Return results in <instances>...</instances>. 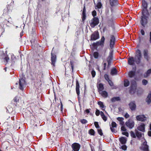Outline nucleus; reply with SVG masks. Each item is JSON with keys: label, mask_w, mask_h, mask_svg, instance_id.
I'll list each match as a JSON object with an SVG mask.
<instances>
[{"label": "nucleus", "mask_w": 151, "mask_h": 151, "mask_svg": "<svg viewBox=\"0 0 151 151\" xmlns=\"http://www.w3.org/2000/svg\"><path fill=\"white\" fill-rule=\"evenodd\" d=\"M136 134L138 138H140L142 137V134L141 133L138 131H136Z\"/></svg>", "instance_id": "nucleus-40"}, {"label": "nucleus", "mask_w": 151, "mask_h": 151, "mask_svg": "<svg viewBox=\"0 0 151 151\" xmlns=\"http://www.w3.org/2000/svg\"><path fill=\"white\" fill-rule=\"evenodd\" d=\"M122 134H123L125 135L127 137H128L129 136V134L128 133L126 132H123L122 133Z\"/></svg>", "instance_id": "nucleus-64"}, {"label": "nucleus", "mask_w": 151, "mask_h": 151, "mask_svg": "<svg viewBox=\"0 0 151 151\" xmlns=\"http://www.w3.org/2000/svg\"><path fill=\"white\" fill-rule=\"evenodd\" d=\"M146 101L148 104H150L151 102V92L149 94L146 99Z\"/></svg>", "instance_id": "nucleus-26"}, {"label": "nucleus", "mask_w": 151, "mask_h": 151, "mask_svg": "<svg viewBox=\"0 0 151 151\" xmlns=\"http://www.w3.org/2000/svg\"><path fill=\"white\" fill-rule=\"evenodd\" d=\"M104 77L105 79L107 81H108L109 80V78L107 74H105L104 75Z\"/></svg>", "instance_id": "nucleus-57"}, {"label": "nucleus", "mask_w": 151, "mask_h": 151, "mask_svg": "<svg viewBox=\"0 0 151 151\" xmlns=\"http://www.w3.org/2000/svg\"><path fill=\"white\" fill-rule=\"evenodd\" d=\"M102 4H101L100 1H99L98 2L97 5L96 7L99 9L101 8L102 6Z\"/></svg>", "instance_id": "nucleus-45"}, {"label": "nucleus", "mask_w": 151, "mask_h": 151, "mask_svg": "<svg viewBox=\"0 0 151 151\" xmlns=\"http://www.w3.org/2000/svg\"><path fill=\"white\" fill-rule=\"evenodd\" d=\"M89 145L90 146V147L91 148V151H94V144L93 142L92 143L91 142L89 143Z\"/></svg>", "instance_id": "nucleus-39"}, {"label": "nucleus", "mask_w": 151, "mask_h": 151, "mask_svg": "<svg viewBox=\"0 0 151 151\" xmlns=\"http://www.w3.org/2000/svg\"><path fill=\"white\" fill-rule=\"evenodd\" d=\"M142 5L143 6V7L144 8V9H143V11L144 10V12L145 13H146L147 12V11L146 10V9L147 7V4L146 3V2H145V1L144 0H143V1H142Z\"/></svg>", "instance_id": "nucleus-22"}, {"label": "nucleus", "mask_w": 151, "mask_h": 151, "mask_svg": "<svg viewBox=\"0 0 151 151\" xmlns=\"http://www.w3.org/2000/svg\"><path fill=\"white\" fill-rule=\"evenodd\" d=\"M104 36H103L100 42H97L95 43V49H97V47L100 46L102 47L104 44Z\"/></svg>", "instance_id": "nucleus-6"}, {"label": "nucleus", "mask_w": 151, "mask_h": 151, "mask_svg": "<svg viewBox=\"0 0 151 151\" xmlns=\"http://www.w3.org/2000/svg\"><path fill=\"white\" fill-rule=\"evenodd\" d=\"M60 109L61 111H62L63 110V105L62 103V102L60 100Z\"/></svg>", "instance_id": "nucleus-61"}, {"label": "nucleus", "mask_w": 151, "mask_h": 151, "mask_svg": "<svg viewBox=\"0 0 151 151\" xmlns=\"http://www.w3.org/2000/svg\"><path fill=\"white\" fill-rule=\"evenodd\" d=\"M109 26L112 27L114 25V22L113 20H110L109 22Z\"/></svg>", "instance_id": "nucleus-48"}, {"label": "nucleus", "mask_w": 151, "mask_h": 151, "mask_svg": "<svg viewBox=\"0 0 151 151\" xmlns=\"http://www.w3.org/2000/svg\"><path fill=\"white\" fill-rule=\"evenodd\" d=\"M94 82L93 80H91L90 83V87L91 89L92 90V91L93 93L94 92Z\"/></svg>", "instance_id": "nucleus-30"}, {"label": "nucleus", "mask_w": 151, "mask_h": 151, "mask_svg": "<svg viewBox=\"0 0 151 151\" xmlns=\"http://www.w3.org/2000/svg\"><path fill=\"white\" fill-rule=\"evenodd\" d=\"M124 119L123 117H118L117 118V120L120 122V123L122 125L124 123L123 122Z\"/></svg>", "instance_id": "nucleus-38"}, {"label": "nucleus", "mask_w": 151, "mask_h": 151, "mask_svg": "<svg viewBox=\"0 0 151 151\" xmlns=\"http://www.w3.org/2000/svg\"><path fill=\"white\" fill-rule=\"evenodd\" d=\"M142 16L141 18V23L143 26H145L147 23V13L144 12V10L142 11Z\"/></svg>", "instance_id": "nucleus-2"}, {"label": "nucleus", "mask_w": 151, "mask_h": 151, "mask_svg": "<svg viewBox=\"0 0 151 151\" xmlns=\"http://www.w3.org/2000/svg\"><path fill=\"white\" fill-rule=\"evenodd\" d=\"M112 53H111L107 58V60L108 62V65H109L110 64L111 61L112 60Z\"/></svg>", "instance_id": "nucleus-23"}, {"label": "nucleus", "mask_w": 151, "mask_h": 151, "mask_svg": "<svg viewBox=\"0 0 151 151\" xmlns=\"http://www.w3.org/2000/svg\"><path fill=\"white\" fill-rule=\"evenodd\" d=\"M100 113V112L99 111L98 109H97L96 111V113H95V114H96V115L97 116H99V115Z\"/></svg>", "instance_id": "nucleus-60"}, {"label": "nucleus", "mask_w": 151, "mask_h": 151, "mask_svg": "<svg viewBox=\"0 0 151 151\" xmlns=\"http://www.w3.org/2000/svg\"><path fill=\"white\" fill-rule=\"evenodd\" d=\"M56 60V55L52 53V52L51 53V64L54 66H55V63Z\"/></svg>", "instance_id": "nucleus-11"}, {"label": "nucleus", "mask_w": 151, "mask_h": 151, "mask_svg": "<svg viewBox=\"0 0 151 151\" xmlns=\"http://www.w3.org/2000/svg\"><path fill=\"white\" fill-rule=\"evenodd\" d=\"M16 60V58L14 55L11 56V61L12 62V64L11 65V66L14 65L15 63V61Z\"/></svg>", "instance_id": "nucleus-24"}, {"label": "nucleus", "mask_w": 151, "mask_h": 151, "mask_svg": "<svg viewBox=\"0 0 151 151\" xmlns=\"http://www.w3.org/2000/svg\"><path fill=\"white\" fill-rule=\"evenodd\" d=\"M110 3L111 6H114L117 4V0H110Z\"/></svg>", "instance_id": "nucleus-27"}, {"label": "nucleus", "mask_w": 151, "mask_h": 151, "mask_svg": "<svg viewBox=\"0 0 151 151\" xmlns=\"http://www.w3.org/2000/svg\"><path fill=\"white\" fill-rule=\"evenodd\" d=\"M91 40H94V32L91 35Z\"/></svg>", "instance_id": "nucleus-49"}, {"label": "nucleus", "mask_w": 151, "mask_h": 151, "mask_svg": "<svg viewBox=\"0 0 151 151\" xmlns=\"http://www.w3.org/2000/svg\"><path fill=\"white\" fill-rule=\"evenodd\" d=\"M130 134H131V135L132 137L133 138H135L136 137V136H135V134L133 132L131 131L130 132Z\"/></svg>", "instance_id": "nucleus-54"}, {"label": "nucleus", "mask_w": 151, "mask_h": 151, "mask_svg": "<svg viewBox=\"0 0 151 151\" xmlns=\"http://www.w3.org/2000/svg\"><path fill=\"white\" fill-rule=\"evenodd\" d=\"M120 100V98L119 97H114L111 99V101L113 102H115L116 101H119Z\"/></svg>", "instance_id": "nucleus-28"}, {"label": "nucleus", "mask_w": 151, "mask_h": 151, "mask_svg": "<svg viewBox=\"0 0 151 151\" xmlns=\"http://www.w3.org/2000/svg\"><path fill=\"white\" fill-rule=\"evenodd\" d=\"M13 111V109L12 107H8L6 108V112L10 113L12 112Z\"/></svg>", "instance_id": "nucleus-33"}, {"label": "nucleus", "mask_w": 151, "mask_h": 151, "mask_svg": "<svg viewBox=\"0 0 151 151\" xmlns=\"http://www.w3.org/2000/svg\"><path fill=\"white\" fill-rule=\"evenodd\" d=\"M99 23V20L98 18L95 17V25Z\"/></svg>", "instance_id": "nucleus-52"}, {"label": "nucleus", "mask_w": 151, "mask_h": 151, "mask_svg": "<svg viewBox=\"0 0 151 151\" xmlns=\"http://www.w3.org/2000/svg\"><path fill=\"white\" fill-rule=\"evenodd\" d=\"M92 14L93 16V18L91 20V22L89 21L90 23V26L92 28H94V10L92 11Z\"/></svg>", "instance_id": "nucleus-13"}, {"label": "nucleus", "mask_w": 151, "mask_h": 151, "mask_svg": "<svg viewBox=\"0 0 151 151\" xmlns=\"http://www.w3.org/2000/svg\"><path fill=\"white\" fill-rule=\"evenodd\" d=\"M82 22H84L86 19V9L85 6H84L82 14Z\"/></svg>", "instance_id": "nucleus-16"}, {"label": "nucleus", "mask_w": 151, "mask_h": 151, "mask_svg": "<svg viewBox=\"0 0 151 151\" xmlns=\"http://www.w3.org/2000/svg\"><path fill=\"white\" fill-rule=\"evenodd\" d=\"M147 74V75H150L151 73V69H149L148 70L146 73Z\"/></svg>", "instance_id": "nucleus-63"}, {"label": "nucleus", "mask_w": 151, "mask_h": 151, "mask_svg": "<svg viewBox=\"0 0 151 151\" xmlns=\"http://www.w3.org/2000/svg\"><path fill=\"white\" fill-rule=\"evenodd\" d=\"M111 125L113 127H116V124L114 122H112L111 123Z\"/></svg>", "instance_id": "nucleus-59"}, {"label": "nucleus", "mask_w": 151, "mask_h": 151, "mask_svg": "<svg viewBox=\"0 0 151 151\" xmlns=\"http://www.w3.org/2000/svg\"><path fill=\"white\" fill-rule=\"evenodd\" d=\"M71 147L74 151H78L80 148L81 145L78 143L75 142L72 144Z\"/></svg>", "instance_id": "nucleus-4"}, {"label": "nucleus", "mask_w": 151, "mask_h": 151, "mask_svg": "<svg viewBox=\"0 0 151 151\" xmlns=\"http://www.w3.org/2000/svg\"><path fill=\"white\" fill-rule=\"evenodd\" d=\"M90 48L91 49L92 53L90 54V60L89 61V64L88 65L89 70H91V73L93 78L94 77V42H93L91 45H90Z\"/></svg>", "instance_id": "nucleus-1"}, {"label": "nucleus", "mask_w": 151, "mask_h": 151, "mask_svg": "<svg viewBox=\"0 0 151 151\" xmlns=\"http://www.w3.org/2000/svg\"><path fill=\"white\" fill-rule=\"evenodd\" d=\"M145 124L142 123L137 127V129L141 131L144 132L145 131Z\"/></svg>", "instance_id": "nucleus-17"}, {"label": "nucleus", "mask_w": 151, "mask_h": 151, "mask_svg": "<svg viewBox=\"0 0 151 151\" xmlns=\"http://www.w3.org/2000/svg\"><path fill=\"white\" fill-rule=\"evenodd\" d=\"M121 148L123 150H127V147H126V145H124L122 146L121 147Z\"/></svg>", "instance_id": "nucleus-56"}, {"label": "nucleus", "mask_w": 151, "mask_h": 151, "mask_svg": "<svg viewBox=\"0 0 151 151\" xmlns=\"http://www.w3.org/2000/svg\"><path fill=\"white\" fill-rule=\"evenodd\" d=\"M19 89L22 91H23L24 89V86L26 83L25 78H22L19 79Z\"/></svg>", "instance_id": "nucleus-3"}, {"label": "nucleus", "mask_w": 151, "mask_h": 151, "mask_svg": "<svg viewBox=\"0 0 151 151\" xmlns=\"http://www.w3.org/2000/svg\"><path fill=\"white\" fill-rule=\"evenodd\" d=\"M12 7L11 5H8L4 10V14H7L10 13L12 11Z\"/></svg>", "instance_id": "nucleus-10"}, {"label": "nucleus", "mask_w": 151, "mask_h": 151, "mask_svg": "<svg viewBox=\"0 0 151 151\" xmlns=\"http://www.w3.org/2000/svg\"><path fill=\"white\" fill-rule=\"evenodd\" d=\"M4 59L6 63L8 62L9 60V58L8 56H6L4 58Z\"/></svg>", "instance_id": "nucleus-53"}, {"label": "nucleus", "mask_w": 151, "mask_h": 151, "mask_svg": "<svg viewBox=\"0 0 151 151\" xmlns=\"http://www.w3.org/2000/svg\"><path fill=\"white\" fill-rule=\"evenodd\" d=\"M95 127L97 129H100V127L97 122H95Z\"/></svg>", "instance_id": "nucleus-47"}, {"label": "nucleus", "mask_w": 151, "mask_h": 151, "mask_svg": "<svg viewBox=\"0 0 151 151\" xmlns=\"http://www.w3.org/2000/svg\"><path fill=\"white\" fill-rule=\"evenodd\" d=\"M91 109H87L84 111L85 112H86L87 114H88L90 112V110Z\"/></svg>", "instance_id": "nucleus-58"}, {"label": "nucleus", "mask_w": 151, "mask_h": 151, "mask_svg": "<svg viewBox=\"0 0 151 151\" xmlns=\"http://www.w3.org/2000/svg\"><path fill=\"white\" fill-rule=\"evenodd\" d=\"M18 101V100H17V98L15 97L13 100L12 101V103H13L14 104V105L16 106H17V101Z\"/></svg>", "instance_id": "nucleus-37"}, {"label": "nucleus", "mask_w": 151, "mask_h": 151, "mask_svg": "<svg viewBox=\"0 0 151 151\" xmlns=\"http://www.w3.org/2000/svg\"><path fill=\"white\" fill-rule=\"evenodd\" d=\"M99 38V34L98 32H96V35H95V40L98 39Z\"/></svg>", "instance_id": "nucleus-50"}, {"label": "nucleus", "mask_w": 151, "mask_h": 151, "mask_svg": "<svg viewBox=\"0 0 151 151\" xmlns=\"http://www.w3.org/2000/svg\"><path fill=\"white\" fill-rule=\"evenodd\" d=\"M108 81L109 83V84L110 86H112L113 85V83L110 80H109Z\"/></svg>", "instance_id": "nucleus-62"}, {"label": "nucleus", "mask_w": 151, "mask_h": 151, "mask_svg": "<svg viewBox=\"0 0 151 151\" xmlns=\"http://www.w3.org/2000/svg\"><path fill=\"white\" fill-rule=\"evenodd\" d=\"M88 133L91 135H94V130L91 129L89 130Z\"/></svg>", "instance_id": "nucleus-35"}, {"label": "nucleus", "mask_w": 151, "mask_h": 151, "mask_svg": "<svg viewBox=\"0 0 151 151\" xmlns=\"http://www.w3.org/2000/svg\"><path fill=\"white\" fill-rule=\"evenodd\" d=\"M135 60L133 57L129 58L128 59V63L130 65H134V64Z\"/></svg>", "instance_id": "nucleus-19"}, {"label": "nucleus", "mask_w": 151, "mask_h": 151, "mask_svg": "<svg viewBox=\"0 0 151 151\" xmlns=\"http://www.w3.org/2000/svg\"><path fill=\"white\" fill-rule=\"evenodd\" d=\"M142 83L143 85H145L147 83V81L145 79H143L142 81Z\"/></svg>", "instance_id": "nucleus-51"}, {"label": "nucleus", "mask_w": 151, "mask_h": 151, "mask_svg": "<svg viewBox=\"0 0 151 151\" xmlns=\"http://www.w3.org/2000/svg\"><path fill=\"white\" fill-rule=\"evenodd\" d=\"M129 81L127 80H125L124 81V86H125L127 87L129 86Z\"/></svg>", "instance_id": "nucleus-46"}, {"label": "nucleus", "mask_w": 151, "mask_h": 151, "mask_svg": "<svg viewBox=\"0 0 151 151\" xmlns=\"http://www.w3.org/2000/svg\"><path fill=\"white\" fill-rule=\"evenodd\" d=\"M80 121L82 124H86L88 122L86 120L84 119H81Z\"/></svg>", "instance_id": "nucleus-42"}, {"label": "nucleus", "mask_w": 151, "mask_h": 151, "mask_svg": "<svg viewBox=\"0 0 151 151\" xmlns=\"http://www.w3.org/2000/svg\"><path fill=\"white\" fill-rule=\"evenodd\" d=\"M98 88L99 90V92L100 91H103L104 89V87L102 84L100 83L99 84V86H98Z\"/></svg>", "instance_id": "nucleus-32"}, {"label": "nucleus", "mask_w": 151, "mask_h": 151, "mask_svg": "<svg viewBox=\"0 0 151 151\" xmlns=\"http://www.w3.org/2000/svg\"><path fill=\"white\" fill-rule=\"evenodd\" d=\"M142 57L135 56V61L137 64H138L140 62V59Z\"/></svg>", "instance_id": "nucleus-29"}, {"label": "nucleus", "mask_w": 151, "mask_h": 151, "mask_svg": "<svg viewBox=\"0 0 151 151\" xmlns=\"http://www.w3.org/2000/svg\"><path fill=\"white\" fill-rule=\"evenodd\" d=\"M111 75H116L117 74L116 70L115 68H112L111 70Z\"/></svg>", "instance_id": "nucleus-31"}, {"label": "nucleus", "mask_w": 151, "mask_h": 151, "mask_svg": "<svg viewBox=\"0 0 151 151\" xmlns=\"http://www.w3.org/2000/svg\"><path fill=\"white\" fill-rule=\"evenodd\" d=\"M99 56V55L98 52H95V58H98Z\"/></svg>", "instance_id": "nucleus-55"}, {"label": "nucleus", "mask_w": 151, "mask_h": 151, "mask_svg": "<svg viewBox=\"0 0 151 151\" xmlns=\"http://www.w3.org/2000/svg\"><path fill=\"white\" fill-rule=\"evenodd\" d=\"M70 65H71V69L72 70V72H73V69H74V62L72 60L70 61Z\"/></svg>", "instance_id": "nucleus-41"}, {"label": "nucleus", "mask_w": 151, "mask_h": 151, "mask_svg": "<svg viewBox=\"0 0 151 151\" xmlns=\"http://www.w3.org/2000/svg\"><path fill=\"white\" fill-rule=\"evenodd\" d=\"M136 55L135 56L136 57H142V54L140 50H138L136 51Z\"/></svg>", "instance_id": "nucleus-34"}, {"label": "nucleus", "mask_w": 151, "mask_h": 151, "mask_svg": "<svg viewBox=\"0 0 151 151\" xmlns=\"http://www.w3.org/2000/svg\"><path fill=\"white\" fill-rule=\"evenodd\" d=\"M98 105H99L100 107L101 108H104V105L103 102L101 101H99L98 102Z\"/></svg>", "instance_id": "nucleus-44"}, {"label": "nucleus", "mask_w": 151, "mask_h": 151, "mask_svg": "<svg viewBox=\"0 0 151 151\" xmlns=\"http://www.w3.org/2000/svg\"><path fill=\"white\" fill-rule=\"evenodd\" d=\"M143 54L144 58L148 60L149 59V57L148 55V51L147 50H145L143 52Z\"/></svg>", "instance_id": "nucleus-21"}, {"label": "nucleus", "mask_w": 151, "mask_h": 151, "mask_svg": "<svg viewBox=\"0 0 151 151\" xmlns=\"http://www.w3.org/2000/svg\"><path fill=\"white\" fill-rule=\"evenodd\" d=\"M135 72L130 71L128 73V75L129 77L132 78L134 75Z\"/></svg>", "instance_id": "nucleus-36"}, {"label": "nucleus", "mask_w": 151, "mask_h": 151, "mask_svg": "<svg viewBox=\"0 0 151 151\" xmlns=\"http://www.w3.org/2000/svg\"><path fill=\"white\" fill-rule=\"evenodd\" d=\"M129 108L132 111L135 110L136 105L133 102H131L129 104Z\"/></svg>", "instance_id": "nucleus-18"}, {"label": "nucleus", "mask_w": 151, "mask_h": 151, "mask_svg": "<svg viewBox=\"0 0 151 151\" xmlns=\"http://www.w3.org/2000/svg\"><path fill=\"white\" fill-rule=\"evenodd\" d=\"M136 118L137 121L144 122L147 120V118L144 115H141L137 116Z\"/></svg>", "instance_id": "nucleus-5"}, {"label": "nucleus", "mask_w": 151, "mask_h": 151, "mask_svg": "<svg viewBox=\"0 0 151 151\" xmlns=\"http://www.w3.org/2000/svg\"><path fill=\"white\" fill-rule=\"evenodd\" d=\"M132 85L130 88L131 91L132 92L135 93L137 90L136 84L135 81H132Z\"/></svg>", "instance_id": "nucleus-9"}, {"label": "nucleus", "mask_w": 151, "mask_h": 151, "mask_svg": "<svg viewBox=\"0 0 151 151\" xmlns=\"http://www.w3.org/2000/svg\"><path fill=\"white\" fill-rule=\"evenodd\" d=\"M119 141L122 144H124L126 142L127 139L125 137H122L119 138Z\"/></svg>", "instance_id": "nucleus-25"}, {"label": "nucleus", "mask_w": 151, "mask_h": 151, "mask_svg": "<svg viewBox=\"0 0 151 151\" xmlns=\"http://www.w3.org/2000/svg\"><path fill=\"white\" fill-rule=\"evenodd\" d=\"M115 43V38L114 37L111 35V39L110 40V46L111 48H112Z\"/></svg>", "instance_id": "nucleus-15"}, {"label": "nucleus", "mask_w": 151, "mask_h": 151, "mask_svg": "<svg viewBox=\"0 0 151 151\" xmlns=\"http://www.w3.org/2000/svg\"><path fill=\"white\" fill-rule=\"evenodd\" d=\"M80 85L78 80L77 79L76 81V91L78 96V98L79 100V96L80 94Z\"/></svg>", "instance_id": "nucleus-8"}, {"label": "nucleus", "mask_w": 151, "mask_h": 151, "mask_svg": "<svg viewBox=\"0 0 151 151\" xmlns=\"http://www.w3.org/2000/svg\"><path fill=\"white\" fill-rule=\"evenodd\" d=\"M140 149L143 151H149L148 146L147 145L146 142H145L143 143Z\"/></svg>", "instance_id": "nucleus-12"}, {"label": "nucleus", "mask_w": 151, "mask_h": 151, "mask_svg": "<svg viewBox=\"0 0 151 151\" xmlns=\"http://www.w3.org/2000/svg\"><path fill=\"white\" fill-rule=\"evenodd\" d=\"M125 124L127 127L130 129H132L134 126V123L133 121L129 119L126 122Z\"/></svg>", "instance_id": "nucleus-7"}, {"label": "nucleus", "mask_w": 151, "mask_h": 151, "mask_svg": "<svg viewBox=\"0 0 151 151\" xmlns=\"http://www.w3.org/2000/svg\"><path fill=\"white\" fill-rule=\"evenodd\" d=\"M99 93L102 96L105 98H106L108 96V93L105 91H99Z\"/></svg>", "instance_id": "nucleus-20"}, {"label": "nucleus", "mask_w": 151, "mask_h": 151, "mask_svg": "<svg viewBox=\"0 0 151 151\" xmlns=\"http://www.w3.org/2000/svg\"><path fill=\"white\" fill-rule=\"evenodd\" d=\"M97 132H98V133L101 136H102L103 135V133L102 132V130L101 128L97 129Z\"/></svg>", "instance_id": "nucleus-43"}, {"label": "nucleus", "mask_w": 151, "mask_h": 151, "mask_svg": "<svg viewBox=\"0 0 151 151\" xmlns=\"http://www.w3.org/2000/svg\"><path fill=\"white\" fill-rule=\"evenodd\" d=\"M4 22L6 23V25L7 26H9L13 24L12 19L10 17L8 19H5Z\"/></svg>", "instance_id": "nucleus-14"}]
</instances>
